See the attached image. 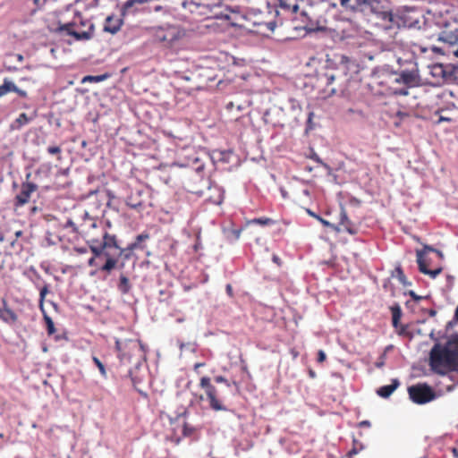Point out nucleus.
I'll use <instances>...</instances> for the list:
<instances>
[{
  "label": "nucleus",
  "mask_w": 458,
  "mask_h": 458,
  "mask_svg": "<svg viewBox=\"0 0 458 458\" xmlns=\"http://www.w3.org/2000/svg\"><path fill=\"white\" fill-rule=\"evenodd\" d=\"M307 213L312 217H316L317 216V214L311 211L310 209H307Z\"/></svg>",
  "instance_id": "62"
},
{
  "label": "nucleus",
  "mask_w": 458,
  "mask_h": 458,
  "mask_svg": "<svg viewBox=\"0 0 458 458\" xmlns=\"http://www.w3.org/2000/svg\"><path fill=\"white\" fill-rule=\"evenodd\" d=\"M336 225H339L342 228V232H346L351 235L357 234L360 227L358 224L351 221L344 208H341L339 223Z\"/></svg>",
  "instance_id": "14"
},
{
  "label": "nucleus",
  "mask_w": 458,
  "mask_h": 458,
  "mask_svg": "<svg viewBox=\"0 0 458 458\" xmlns=\"http://www.w3.org/2000/svg\"><path fill=\"white\" fill-rule=\"evenodd\" d=\"M249 224H255V225L266 226V225H274L275 221L269 217H259V218H254V219L249 221Z\"/></svg>",
  "instance_id": "32"
},
{
  "label": "nucleus",
  "mask_w": 458,
  "mask_h": 458,
  "mask_svg": "<svg viewBox=\"0 0 458 458\" xmlns=\"http://www.w3.org/2000/svg\"><path fill=\"white\" fill-rule=\"evenodd\" d=\"M106 206H107L109 208H112V209H114V210H116V211L118 210L115 207H114V206H113L112 201H111L110 199H108V200H107V202H106Z\"/></svg>",
  "instance_id": "57"
},
{
  "label": "nucleus",
  "mask_w": 458,
  "mask_h": 458,
  "mask_svg": "<svg viewBox=\"0 0 458 458\" xmlns=\"http://www.w3.org/2000/svg\"><path fill=\"white\" fill-rule=\"evenodd\" d=\"M431 74L434 77L445 78V71L443 64H437L431 66L430 68Z\"/></svg>",
  "instance_id": "31"
},
{
  "label": "nucleus",
  "mask_w": 458,
  "mask_h": 458,
  "mask_svg": "<svg viewBox=\"0 0 458 458\" xmlns=\"http://www.w3.org/2000/svg\"><path fill=\"white\" fill-rule=\"evenodd\" d=\"M21 234H22V231H21V230L14 232V235H15L16 239L19 238L20 236H21Z\"/></svg>",
  "instance_id": "60"
},
{
  "label": "nucleus",
  "mask_w": 458,
  "mask_h": 458,
  "mask_svg": "<svg viewBox=\"0 0 458 458\" xmlns=\"http://www.w3.org/2000/svg\"><path fill=\"white\" fill-rule=\"evenodd\" d=\"M411 400L418 404H423L435 399L433 389L426 384H417L408 388Z\"/></svg>",
  "instance_id": "9"
},
{
  "label": "nucleus",
  "mask_w": 458,
  "mask_h": 458,
  "mask_svg": "<svg viewBox=\"0 0 458 458\" xmlns=\"http://www.w3.org/2000/svg\"><path fill=\"white\" fill-rule=\"evenodd\" d=\"M49 293L48 285L45 284L39 292V308L44 312V301L47 294Z\"/></svg>",
  "instance_id": "35"
},
{
  "label": "nucleus",
  "mask_w": 458,
  "mask_h": 458,
  "mask_svg": "<svg viewBox=\"0 0 458 458\" xmlns=\"http://www.w3.org/2000/svg\"><path fill=\"white\" fill-rule=\"evenodd\" d=\"M125 250H126V248L119 247V249L117 250H118V256H123V259L128 260V259H131V252L133 250H127V251H125Z\"/></svg>",
  "instance_id": "43"
},
{
  "label": "nucleus",
  "mask_w": 458,
  "mask_h": 458,
  "mask_svg": "<svg viewBox=\"0 0 458 458\" xmlns=\"http://www.w3.org/2000/svg\"><path fill=\"white\" fill-rule=\"evenodd\" d=\"M398 83H403L408 88H414L420 85V77L419 71L414 64L411 70H403L400 72L399 77L395 79Z\"/></svg>",
  "instance_id": "12"
},
{
  "label": "nucleus",
  "mask_w": 458,
  "mask_h": 458,
  "mask_svg": "<svg viewBox=\"0 0 458 458\" xmlns=\"http://www.w3.org/2000/svg\"><path fill=\"white\" fill-rule=\"evenodd\" d=\"M230 21V22L234 26H244L245 24L242 22L245 18L242 17H225Z\"/></svg>",
  "instance_id": "42"
},
{
  "label": "nucleus",
  "mask_w": 458,
  "mask_h": 458,
  "mask_svg": "<svg viewBox=\"0 0 458 458\" xmlns=\"http://www.w3.org/2000/svg\"><path fill=\"white\" fill-rule=\"evenodd\" d=\"M454 318L458 321V305H457V308L455 310Z\"/></svg>",
  "instance_id": "64"
},
{
  "label": "nucleus",
  "mask_w": 458,
  "mask_h": 458,
  "mask_svg": "<svg viewBox=\"0 0 458 458\" xmlns=\"http://www.w3.org/2000/svg\"><path fill=\"white\" fill-rule=\"evenodd\" d=\"M339 3L345 12L360 13L364 10L361 0H339Z\"/></svg>",
  "instance_id": "19"
},
{
  "label": "nucleus",
  "mask_w": 458,
  "mask_h": 458,
  "mask_svg": "<svg viewBox=\"0 0 458 458\" xmlns=\"http://www.w3.org/2000/svg\"><path fill=\"white\" fill-rule=\"evenodd\" d=\"M356 454H357V450L355 448H353L351 451H349L348 456L351 458L352 455H354Z\"/></svg>",
  "instance_id": "59"
},
{
  "label": "nucleus",
  "mask_w": 458,
  "mask_h": 458,
  "mask_svg": "<svg viewBox=\"0 0 458 458\" xmlns=\"http://www.w3.org/2000/svg\"><path fill=\"white\" fill-rule=\"evenodd\" d=\"M360 427H370V422L369 420H363L360 422Z\"/></svg>",
  "instance_id": "55"
},
{
  "label": "nucleus",
  "mask_w": 458,
  "mask_h": 458,
  "mask_svg": "<svg viewBox=\"0 0 458 458\" xmlns=\"http://www.w3.org/2000/svg\"><path fill=\"white\" fill-rule=\"evenodd\" d=\"M148 34L151 37L154 44L161 47L171 49L185 36L182 28L174 24H164L147 29Z\"/></svg>",
  "instance_id": "2"
},
{
  "label": "nucleus",
  "mask_w": 458,
  "mask_h": 458,
  "mask_svg": "<svg viewBox=\"0 0 458 458\" xmlns=\"http://www.w3.org/2000/svg\"><path fill=\"white\" fill-rule=\"evenodd\" d=\"M149 239V233H143L136 236L135 241L131 243H130L127 247L125 251L127 250H134L137 249L143 250L144 246L141 245V242Z\"/></svg>",
  "instance_id": "22"
},
{
  "label": "nucleus",
  "mask_w": 458,
  "mask_h": 458,
  "mask_svg": "<svg viewBox=\"0 0 458 458\" xmlns=\"http://www.w3.org/2000/svg\"><path fill=\"white\" fill-rule=\"evenodd\" d=\"M106 196L111 201L114 199V195L111 191H106Z\"/></svg>",
  "instance_id": "53"
},
{
  "label": "nucleus",
  "mask_w": 458,
  "mask_h": 458,
  "mask_svg": "<svg viewBox=\"0 0 458 458\" xmlns=\"http://www.w3.org/2000/svg\"><path fill=\"white\" fill-rule=\"evenodd\" d=\"M108 77H109V75L107 73L101 74V75H97V76L87 75V76L83 77L81 82L82 83H85V82H94V83H97V82H101V81H105Z\"/></svg>",
  "instance_id": "30"
},
{
  "label": "nucleus",
  "mask_w": 458,
  "mask_h": 458,
  "mask_svg": "<svg viewBox=\"0 0 458 458\" xmlns=\"http://www.w3.org/2000/svg\"><path fill=\"white\" fill-rule=\"evenodd\" d=\"M92 360L93 362L95 363V365L98 367V370H99V373L100 375L104 377V378H106L107 377V372H106V367L105 365L102 363V361L96 356H93L92 357Z\"/></svg>",
  "instance_id": "34"
},
{
  "label": "nucleus",
  "mask_w": 458,
  "mask_h": 458,
  "mask_svg": "<svg viewBox=\"0 0 458 458\" xmlns=\"http://www.w3.org/2000/svg\"><path fill=\"white\" fill-rule=\"evenodd\" d=\"M47 2V0H33V4H35L36 9H41Z\"/></svg>",
  "instance_id": "48"
},
{
  "label": "nucleus",
  "mask_w": 458,
  "mask_h": 458,
  "mask_svg": "<svg viewBox=\"0 0 458 458\" xmlns=\"http://www.w3.org/2000/svg\"><path fill=\"white\" fill-rule=\"evenodd\" d=\"M394 273H395L396 277L398 278L399 282L403 284H406V276L400 266L395 267Z\"/></svg>",
  "instance_id": "39"
},
{
  "label": "nucleus",
  "mask_w": 458,
  "mask_h": 458,
  "mask_svg": "<svg viewBox=\"0 0 458 458\" xmlns=\"http://www.w3.org/2000/svg\"><path fill=\"white\" fill-rule=\"evenodd\" d=\"M214 381L216 383H223L225 384L227 387H230L231 386V383L229 382V380L227 378H225V377L223 376H216L214 377Z\"/></svg>",
  "instance_id": "45"
},
{
  "label": "nucleus",
  "mask_w": 458,
  "mask_h": 458,
  "mask_svg": "<svg viewBox=\"0 0 458 458\" xmlns=\"http://www.w3.org/2000/svg\"><path fill=\"white\" fill-rule=\"evenodd\" d=\"M64 227H66V228H68V227H72V231H74V232L76 231L75 224H74L71 219H69V220L66 222V224H65Z\"/></svg>",
  "instance_id": "51"
},
{
  "label": "nucleus",
  "mask_w": 458,
  "mask_h": 458,
  "mask_svg": "<svg viewBox=\"0 0 458 458\" xmlns=\"http://www.w3.org/2000/svg\"><path fill=\"white\" fill-rule=\"evenodd\" d=\"M123 24V21L114 15L107 16L104 25V30L112 34L116 33Z\"/></svg>",
  "instance_id": "18"
},
{
  "label": "nucleus",
  "mask_w": 458,
  "mask_h": 458,
  "mask_svg": "<svg viewBox=\"0 0 458 458\" xmlns=\"http://www.w3.org/2000/svg\"><path fill=\"white\" fill-rule=\"evenodd\" d=\"M327 359V355L324 351L319 350L318 352V362L322 363Z\"/></svg>",
  "instance_id": "47"
},
{
  "label": "nucleus",
  "mask_w": 458,
  "mask_h": 458,
  "mask_svg": "<svg viewBox=\"0 0 458 458\" xmlns=\"http://www.w3.org/2000/svg\"><path fill=\"white\" fill-rule=\"evenodd\" d=\"M118 290L123 294H127L131 290V284L128 277L124 275H121L118 284Z\"/></svg>",
  "instance_id": "28"
},
{
  "label": "nucleus",
  "mask_w": 458,
  "mask_h": 458,
  "mask_svg": "<svg viewBox=\"0 0 458 458\" xmlns=\"http://www.w3.org/2000/svg\"><path fill=\"white\" fill-rule=\"evenodd\" d=\"M339 77L334 73L326 72L324 74H320L317 79V86L321 87L325 85L319 91V95L321 98H327L336 94H343L345 90V88L341 84L335 86V82L339 81Z\"/></svg>",
  "instance_id": "7"
},
{
  "label": "nucleus",
  "mask_w": 458,
  "mask_h": 458,
  "mask_svg": "<svg viewBox=\"0 0 458 458\" xmlns=\"http://www.w3.org/2000/svg\"><path fill=\"white\" fill-rule=\"evenodd\" d=\"M141 195V191H137L135 193H131L125 199L126 206L136 210L142 209L144 208V201L140 198Z\"/></svg>",
  "instance_id": "17"
},
{
  "label": "nucleus",
  "mask_w": 458,
  "mask_h": 458,
  "mask_svg": "<svg viewBox=\"0 0 458 458\" xmlns=\"http://www.w3.org/2000/svg\"><path fill=\"white\" fill-rule=\"evenodd\" d=\"M47 150L48 154H50V155H56L57 156V159L61 160L62 149H61L60 147H58V146H49Z\"/></svg>",
  "instance_id": "41"
},
{
  "label": "nucleus",
  "mask_w": 458,
  "mask_h": 458,
  "mask_svg": "<svg viewBox=\"0 0 458 458\" xmlns=\"http://www.w3.org/2000/svg\"><path fill=\"white\" fill-rule=\"evenodd\" d=\"M13 90H15V84L7 78L4 79L3 84L0 85V98Z\"/></svg>",
  "instance_id": "24"
},
{
  "label": "nucleus",
  "mask_w": 458,
  "mask_h": 458,
  "mask_svg": "<svg viewBox=\"0 0 458 458\" xmlns=\"http://www.w3.org/2000/svg\"><path fill=\"white\" fill-rule=\"evenodd\" d=\"M360 13H371L383 21L389 22V25L386 26L387 29H392L394 26L400 27L405 25V22L403 21V18L394 17L390 10L381 4L380 0H374L373 2L368 3L366 8L360 11Z\"/></svg>",
  "instance_id": "5"
},
{
  "label": "nucleus",
  "mask_w": 458,
  "mask_h": 458,
  "mask_svg": "<svg viewBox=\"0 0 458 458\" xmlns=\"http://www.w3.org/2000/svg\"><path fill=\"white\" fill-rule=\"evenodd\" d=\"M38 190V185L31 182H24L21 185L20 192L13 199V209L17 212L18 208L29 203L31 194Z\"/></svg>",
  "instance_id": "10"
},
{
  "label": "nucleus",
  "mask_w": 458,
  "mask_h": 458,
  "mask_svg": "<svg viewBox=\"0 0 458 458\" xmlns=\"http://www.w3.org/2000/svg\"><path fill=\"white\" fill-rule=\"evenodd\" d=\"M5 239L10 242L12 246H13L15 240L9 237L7 233H0V242H3Z\"/></svg>",
  "instance_id": "46"
},
{
  "label": "nucleus",
  "mask_w": 458,
  "mask_h": 458,
  "mask_svg": "<svg viewBox=\"0 0 458 458\" xmlns=\"http://www.w3.org/2000/svg\"><path fill=\"white\" fill-rule=\"evenodd\" d=\"M441 50L444 55L458 58V43L445 44L442 47Z\"/></svg>",
  "instance_id": "26"
},
{
  "label": "nucleus",
  "mask_w": 458,
  "mask_h": 458,
  "mask_svg": "<svg viewBox=\"0 0 458 458\" xmlns=\"http://www.w3.org/2000/svg\"><path fill=\"white\" fill-rule=\"evenodd\" d=\"M199 387L204 391L206 399L208 401L209 407L215 411H227L220 397L217 388L212 384L211 378L204 376L199 379Z\"/></svg>",
  "instance_id": "6"
},
{
  "label": "nucleus",
  "mask_w": 458,
  "mask_h": 458,
  "mask_svg": "<svg viewBox=\"0 0 458 458\" xmlns=\"http://www.w3.org/2000/svg\"><path fill=\"white\" fill-rule=\"evenodd\" d=\"M410 294H411V298H412L413 300H415V301H419V300H420V299H421V297H420V296H418L414 292H411V293H410Z\"/></svg>",
  "instance_id": "56"
},
{
  "label": "nucleus",
  "mask_w": 458,
  "mask_h": 458,
  "mask_svg": "<svg viewBox=\"0 0 458 458\" xmlns=\"http://www.w3.org/2000/svg\"><path fill=\"white\" fill-rule=\"evenodd\" d=\"M252 23L259 29H267L269 31H273L276 28V22L273 20H267L264 18L255 19Z\"/></svg>",
  "instance_id": "23"
},
{
  "label": "nucleus",
  "mask_w": 458,
  "mask_h": 458,
  "mask_svg": "<svg viewBox=\"0 0 458 458\" xmlns=\"http://www.w3.org/2000/svg\"><path fill=\"white\" fill-rule=\"evenodd\" d=\"M60 30L66 31L77 40H89L93 36L94 25L90 21L84 20L79 15L74 18L72 22L60 26Z\"/></svg>",
  "instance_id": "4"
},
{
  "label": "nucleus",
  "mask_w": 458,
  "mask_h": 458,
  "mask_svg": "<svg viewBox=\"0 0 458 458\" xmlns=\"http://www.w3.org/2000/svg\"><path fill=\"white\" fill-rule=\"evenodd\" d=\"M98 191H91L89 193V199H91L95 196V200L89 203V208H88V209L85 210V213H84L85 218L89 219V221L90 222V226H92V227L97 226L96 218H98L99 216V215L103 212V210H102L103 204L101 201L103 199V198H101V199H99L98 198Z\"/></svg>",
  "instance_id": "11"
},
{
  "label": "nucleus",
  "mask_w": 458,
  "mask_h": 458,
  "mask_svg": "<svg viewBox=\"0 0 458 458\" xmlns=\"http://www.w3.org/2000/svg\"><path fill=\"white\" fill-rule=\"evenodd\" d=\"M443 121H446V122H450L451 121V118H447V117H444V116H440L438 121H437V123L443 122Z\"/></svg>",
  "instance_id": "58"
},
{
  "label": "nucleus",
  "mask_w": 458,
  "mask_h": 458,
  "mask_svg": "<svg viewBox=\"0 0 458 458\" xmlns=\"http://www.w3.org/2000/svg\"><path fill=\"white\" fill-rule=\"evenodd\" d=\"M391 311H392V324H393V327L394 328H397L398 325H399V322H400V319H401V317H402L401 308L398 305L393 306V307H391Z\"/></svg>",
  "instance_id": "29"
},
{
  "label": "nucleus",
  "mask_w": 458,
  "mask_h": 458,
  "mask_svg": "<svg viewBox=\"0 0 458 458\" xmlns=\"http://www.w3.org/2000/svg\"><path fill=\"white\" fill-rule=\"evenodd\" d=\"M398 93L400 95L405 96V95H408V90L407 89H401V90L398 91Z\"/></svg>",
  "instance_id": "61"
},
{
  "label": "nucleus",
  "mask_w": 458,
  "mask_h": 458,
  "mask_svg": "<svg viewBox=\"0 0 458 458\" xmlns=\"http://www.w3.org/2000/svg\"><path fill=\"white\" fill-rule=\"evenodd\" d=\"M430 369L441 376L458 370V351H454L451 342L445 344L437 343L429 352Z\"/></svg>",
  "instance_id": "1"
},
{
  "label": "nucleus",
  "mask_w": 458,
  "mask_h": 458,
  "mask_svg": "<svg viewBox=\"0 0 458 458\" xmlns=\"http://www.w3.org/2000/svg\"><path fill=\"white\" fill-rule=\"evenodd\" d=\"M13 92L17 93L21 98H27V92L23 89H19L16 85H15V90H13Z\"/></svg>",
  "instance_id": "50"
},
{
  "label": "nucleus",
  "mask_w": 458,
  "mask_h": 458,
  "mask_svg": "<svg viewBox=\"0 0 458 458\" xmlns=\"http://www.w3.org/2000/svg\"><path fill=\"white\" fill-rule=\"evenodd\" d=\"M417 262L419 266V270L425 275H428L431 278H436L441 272L442 268L437 267L436 269H428L425 267V253L422 250L417 251Z\"/></svg>",
  "instance_id": "16"
},
{
  "label": "nucleus",
  "mask_w": 458,
  "mask_h": 458,
  "mask_svg": "<svg viewBox=\"0 0 458 458\" xmlns=\"http://www.w3.org/2000/svg\"><path fill=\"white\" fill-rule=\"evenodd\" d=\"M30 119L28 117V115L25 113H21L18 118L12 123L11 128L13 130H19L23 125L27 124Z\"/></svg>",
  "instance_id": "27"
},
{
  "label": "nucleus",
  "mask_w": 458,
  "mask_h": 458,
  "mask_svg": "<svg viewBox=\"0 0 458 458\" xmlns=\"http://www.w3.org/2000/svg\"><path fill=\"white\" fill-rule=\"evenodd\" d=\"M89 242H90V250L93 253L92 257L100 258L103 256L106 258V262L99 267V270L110 273L116 267L118 259L111 253V251H105L98 239L92 238Z\"/></svg>",
  "instance_id": "8"
},
{
  "label": "nucleus",
  "mask_w": 458,
  "mask_h": 458,
  "mask_svg": "<svg viewBox=\"0 0 458 458\" xmlns=\"http://www.w3.org/2000/svg\"><path fill=\"white\" fill-rule=\"evenodd\" d=\"M225 291L227 293V294L230 296V297H233V287L231 284H227L226 287H225Z\"/></svg>",
  "instance_id": "52"
},
{
  "label": "nucleus",
  "mask_w": 458,
  "mask_h": 458,
  "mask_svg": "<svg viewBox=\"0 0 458 458\" xmlns=\"http://www.w3.org/2000/svg\"><path fill=\"white\" fill-rule=\"evenodd\" d=\"M202 366H204V363H196L194 365V370L196 371L198 369H199Z\"/></svg>",
  "instance_id": "63"
},
{
  "label": "nucleus",
  "mask_w": 458,
  "mask_h": 458,
  "mask_svg": "<svg viewBox=\"0 0 458 458\" xmlns=\"http://www.w3.org/2000/svg\"><path fill=\"white\" fill-rule=\"evenodd\" d=\"M439 40L444 45L458 43V23H446L439 34Z\"/></svg>",
  "instance_id": "13"
},
{
  "label": "nucleus",
  "mask_w": 458,
  "mask_h": 458,
  "mask_svg": "<svg viewBox=\"0 0 458 458\" xmlns=\"http://www.w3.org/2000/svg\"><path fill=\"white\" fill-rule=\"evenodd\" d=\"M246 106L247 105L241 104V103H239L237 101L236 102L231 101V102L226 104V109L228 111H231L234 107H236L237 110L242 111V110L245 109Z\"/></svg>",
  "instance_id": "38"
},
{
  "label": "nucleus",
  "mask_w": 458,
  "mask_h": 458,
  "mask_svg": "<svg viewBox=\"0 0 458 458\" xmlns=\"http://www.w3.org/2000/svg\"><path fill=\"white\" fill-rule=\"evenodd\" d=\"M386 352H384L377 359V360L376 361L375 363V366L377 368H382L385 366V363H386Z\"/></svg>",
  "instance_id": "44"
},
{
  "label": "nucleus",
  "mask_w": 458,
  "mask_h": 458,
  "mask_svg": "<svg viewBox=\"0 0 458 458\" xmlns=\"http://www.w3.org/2000/svg\"><path fill=\"white\" fill-rule=\"evenodd\" d=\"M117 357L123 364L140 363L145 357L141 342L138 339H115Z\"/></svg>",
  "instance_id": "3"
},
{
  "label": "nucleus",
  "mask_w": 458,
  "mask_h": 458,
  "mask_svg": "<svg viewBox=\"0 0 458 458\" xmlns=\"http://www.w3.org/2000/svg\"><path fill=\"white\" fill-rule=\"evenodd\" d=\"M0 306V320L6 324H14L18 320L17 314L8 306L5 299H2Z\"/></svg>",
  "instance_id": "15"
},
{
  "label": "nucleus",
  "mask_w": 458,
  "mask_h": 458,
  "mask_svg": "<svg viewBox=\"0 0 458 458\" xmlns=\"http://www.w3.org/2000/svg\"><path fill=\"white\" fill-rule=\"evenodd\" d=\"M98 258H96V257H91L89 260H88V265L89 267H98Z\"/></svg>",
  "instance_id": "49"
},
{
  "label": "nucleus",
  "mask_w": 458,
  "mask_h": 458,
  "mask_svg": "<svg viewBox=\"0 0 458 458\" xmlns=\"http://www.w3.org/2000/svg\"><path fill=\"white\" fill-rule=\"evenodd\" d=\"M320 223L323 225V226L330 228L331 230H333L335 233L342 232V228L339 225L330 223L329 221H327L324 218L320 219Z\"/></svg>",
  "instance_id": "37"
},
{
  "label": "nucleus",
  "mask_w": 458,
  "mask_h": 458,
  "mask_svg": "<svg viewBox=\"0 0 458 458\" xmlns=\"http://www.w3.org/2000/svg\"><path fill=\"white\" fill-rule=\"evenodd\" d=\"M102 247L106 250H111L112 249L118 250L119 245L117 242V238L114 234H109L107 232H105L102 235V241H100Z\"/></svg>",
  "instance_id": "20"
},
{
  "label": "nucleus",
  "mask_w": 458,
  "mask_h": 458,
  "mask_svg": "<svg viewBox=\"0 0 458 458\" xmlns=\"http://www.w3.org/2000/svg\"><path fill=\"white\" fill-rule=\"evenodd\" d=\"M43 315H44V320L47 325V334L49 335H52L55 333V327L54 322H53L52 318L45 311L43 312Z\"/></svg>",
  "instance_id": "33"
},
{
  "label": "nucleus",
  "mask_w": 458,
  "mask_h": 458,
  "mask_svg": "<svg viewBox=\"0 0 458 458\" xmlns=\"http://www.w3.org/2000/svg\"><path fill=\"white\" fill-rule=\"evenodd\" d=\"M106 196L111 201L114 199V195L111 191H106Z\"/></svg>",
  "instance_id": "54"
},
{
  "label": "nucleus",
  "mask_w": 458,
  "mask_h": 458,
  "mask_svg": "<svg viewBox=\"0 0 458 458\" xmlns=\"http://www.w3.org/2000/svg\"><path fill=\"white\" fill-rule=\"evenodd\" d=\"M191 395H192V397L191 399V405H193V404L199 405L205 400V396L202 394H198V393L192 392Z\"/></svg>",
  "instance_id": "36"
},
{
  "label": "nucleus",
  "mask_w": 458,
  "mask_h": 458,
  "mask_svg": "<svg viewBox=\"0 0 458 458\" xmlns=\"http://www.w3.org/2000/svg\"><path fill=\"white\" fill-rule=\"evenodd\" d=\"M182 165L191 166L198 173L202 172L204 169L203 162H201L199 157L195 156L192 157V158H191L186 164H183Z\"/></svg>",
  "instance_id": "25"
},
{
  "label": "nucleus",
  "mask_w": 458,
  "mask_h": 458,
  "mask_svg": "<svg viewBox=\"0 0 458 458\" xmlns=\"http://www.w3.org/2000/svg\"><path fill=\"white\" fill-rule=\"evenodd\" d=\"M195 428L189 425L188 423H184L182 426V435L183 437H191L194 434Z\"/></svg>",
  "instance_id": "40"
},
{
  "label": "nucleus",
  "mask_w": 458,
  "mask_h": 458,
  "mask_svg": "<svg viewBox=\"0 0 458 458\" xmlns=\"http://www.w3.org/2000/svg\"><path fill=\"white\" fill-rule=\"evenodd\" d=\"M398 379H393L390 385L380 386L377 389V394L383 398L389 397L394 391L399 386Z\"/></svg>",
  "instance_id": "21"
}]
</instances>
